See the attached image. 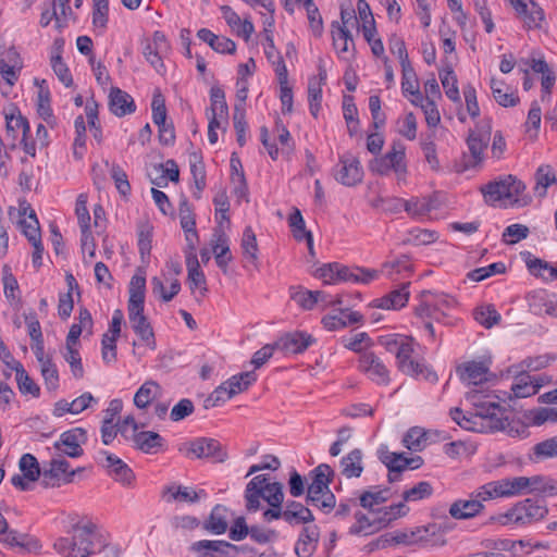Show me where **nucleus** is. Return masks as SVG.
Instances as JSON below:
<instances>
[{
  "instance_id": "nucleus-7",
  "label": "nucleus",
  "mask_w": 557,
  "mask_h": 557,
  "mask_svg": "<svg viewBox=\"0 0 557 557\" xmlns=\"http://www.w3.org/2000/svg\"><path fill=\"white\" fill-rule=\"evenodd\" d=\"M531 478L517 476L488 482L480 487L479 496L485 498L509 497L531 492Z\"/></svg>"
},
{
  "instance_id": "nucleus-24",
  "label": "nucleus",
  "mask_w": 557,
  "mask_h": 557,
  "mask_svg": "<svg viewBox=\"0 0 557 557\" xmlns=\"http://www.w3.org/2000/svg\"><path fill=\"white\" fill-rule=\"evenodd\" d=\"M212 252L218 267L226 273L227 265L232 260L228 246V237L224 232H215L212 238Z\"/></svg>"
},
{
  "instance_id": "nucleus-57",
  "label": "nucleus",
  "mask_w": 557,
  "mask_h": 557,
  "mask_svg": "<svg viewBox=\"0 0 557 557\" xmlns=\"http://www.w3.org/2000/svg\"><path fill=\"white\" fill-rule=\"evenodd\" d=\"M440 77H441L442 85L445 89L446 96L451 101L460 103L461 98H460L459 89L457 86V77L454 74L453 70L449 69V70L445 71V73L441 74Z\"/></svg>"
},
{
  "instance_id": "nucleus-9",
  "label": "nucleus",
  "mask_w": 557,
  "mask_h": 557,
  "mask_svg": "<svg viewBox=\"0 0 557 557\" xmlns=\"http://www.w3.org/2000/svg\"><path fill=\"white\" fill-rule=\"evenodd\" d=\"M492 126L490 121L484 120L476 124L474 129H470L467 137V146L470 152V159L465 168H475L484 159V150L487 148L491 139Z\"/></svg>"
},
{
  "instance_id": "nucleus-22",
  "label": "nucleus",
  "mask_w": 557,
  "mask_h": 557,
  "mask_svg": "<svg viewBox=\"0 0 557 557\" xmlns=\"http://www.w3.org/2000/svg\"><path fill=\"white\" fill-rule=\"evenodd\" d=\"M106 454V467L114 480L124 486H131L135 480L133 470L117 456Z\"/></svg>"
},
{
  "instance_id": "nucleus-29",
  "label": "nucleus",
  "mask_w": 557,
  "mask_h": 557,
  "mask_svg": "<svg viewBox=\"0 0 557 557\" xmlns=\"http://www.w3.org/2000/svg\"><path fill=\"white\" fill-rule=\"evenodd\" d=\"M190 549L193 552L205 550V557L214 555L218 557H226L231 549H237V547L226 541L201 540L193 543Z\"/></svg>"
},
{
  "instance_id": "nucleus-5",
  "label": "nucleus",
  "mask_w": 557,
  "mask_h": 557,
  "mask_svg": "<svg viewBox=\"0 0 557 557\" xmlns=\"http://www.w3.org/2000/svg\"><path fill=\"white\" fill-rule=\"evenodd\" d=\"M405 345L398 351L397 364L398 369L410 376L422 377L430 383L437 381V374L429 368L424 362L414 357L416 343L412 337H405Z\"/></svg>"
},
{
  "instance_id": "nucleus-64",
  "label": "nucleus",
  "mask_w": 557,
  "mask_h": 557,
  "mask_svg": "<svg viewBox=\"0 0 557 557\" xmlns=\"http://www.w3.org/2000/svg\"><path fill=\"white\" fill-rule=\"evenodd\" d=\"M53 548L62 557H79L73 535L71 537H59L53 543Z\"/></svg>"
},
{
  "instance_id": "nucleus-6",
  "label": "nucleus",
  "mask_w": 557,
  "mask_h": 557,
  "mask_svg": "<svg viewBox=\"0 0 557 557\" xmlns=\"http://www.w3.org/2000/svg\"><path fill=\"white\" fill-rule=\"evenodd\" d=\"M178 450L187 458L211 459L214 462H224L227 458L222 445L216 440L208 437L185 442Z\"/></svg>"
},
{
  "instance_id": "nucleus-20",
  "label": "nucleus",
  "mask_w": 557,
  "mask_h": 557,
  "mask_svg": "<svg viewBox=\"0 0 557 557\" xmlns=\"http://www.w3.org/2000/svg\"><path fill=\"white\" fill-rule=\"evenodd\" d=\"M110 111L116 116H124L136 110L134 99L119 87H112L109 94Z\"/></svg>"
},
{
  "instance_id": "nucleus-53",
  "label": "nucleus",
  "mask_w": 557,
  "mask_h": 557,
  "mask_svg": "<svg viewBox=\"0 0 557 557\" xmlns=\"http://www.w3.org/2000/svg\"><path fill=\"white\" fill-rule=\"evenodd\" d=\"M20 470L28 480H38L42 478L37 459L32 454H24L18 462Z\"/></svg>"
},
{
  "instance_id": "nucleus-18",
  "label": "nucleus",
  "mask_w": 557,
  "mask_h": 557,
  "mask_svg": "<svg viewBox=\"0 0 557 557\" xmlns=\"http://www.w3.org/2000/svg\"><path fill=\"white\" fill-rule=\"evenodd\" d=\"M313 342L311 335L304 332L287 333L278 338L274 344L276 349L286 354H300L305 351Z\"/></svg>"
},
{
  "instance_id": "nucleus-42",
  "label": "nucleus",
  "mask_w": 557,
  "mask_h": 557,
  "mask_svg": "<svg viewBox=\"0 0 557 557\" xmlns=\"http://www.w3.org/2000/svg\"><path fill=\"white\" fill-rule=\"evenodd\" d=\"M289 226L293 230L294 237L297 240L306 239L310 252H313V237L311 232L306 231L305 221L301 212L295 208L289 216Z\"/></svg>"
},
{
  "instance_id": "nucleus-8",
  "label": "nucleus",
  "mask_w": 557,
  "mask_h": 557,
  "mask_svg": "<svg viewBox=\"0 0 557 557\" xmlns=\"http://www.w3.org/2000/svg\"><path fill=\"white\" fill-rule=\"evenodd\" d=\"M548 512L544 502L532 500L530 498L518 503L503 517V524H530L542 520Z\"/></svg>"
},
{
  "instance_id": "nucleus-39",
  "label": "nucleus",
  "mask_w": 557,
  "mask_h": 557,
  "mask_svg": "<svg viewBox=\"0 0 557 557\" xmlns=\"http://www.w3.org/2000/svg\"><path fill=\"white\" fill-rule=\"evenodd\" d=\"M256 381L257 375L253 371L233 375L231 379L225 381V384L227 385V398H232L235 395L245 392Z\"/></svg>"
},
{
  "instance_id": "nucleus-2",
  "label": "nucleus",
  "mask_w": 557,
  "mask_h": 557,
  "mask_svg": "<svg viewBox=\"0 0 557 557\" xmlns=\"http://www.w3.org/2000/svg\"><path fill=\"white\" fill-rule=\"evenodd\" d=\"M284 486L280 482H270L267 474L253 476L246 485L244 492L245 508L248 512L263 509L262 500L268 504L262 512L265 522H270L269 513L277 510L284 504Z\"/></svg>"
},
{
  "instance_id": "nucleus-40",
  "label": "nucleus",
  "mask_w": 557,
  "mask_h": 557,
  "mask_svg": "<svg viewBox=\"0 0 557 557\" xmlns=\"http://www.w3.org/2000/svg\"><path fill=\"white\" fill-rule=\"evenodd\" d=\"M319 292H312L305 289L301 286L289 287V297L300 308L305 310H311L319 302Z\"/></svg>"
},
{
  "instance_id": "nucleus-27",
  "label": "nucleus",
  "mask_w": 557,
  "mask_h": 557,
  "mask_svg": "<svg viewBox=\"0 0 557 557\" xmlns=\"http://www.w3.org/2000/svg\"><path fill=\"white\" fill-rule=\"evenodd\" d=\"M341 315H325L322 319L323 326L329 331H335L346 327L349 324L360 323L363 320L361 313L341 309Z\"/></svg>"
},
{
  "instance_id": "nucleus-25",
  "label": "nucleus",
  "mask_w": 557,
  "mask_h": 557,
  "mask_svg": "<svg viewBox=\"0 0 557 557\" xmlns=\"http://www.w3.org/2000/svg\"><path fill=\"white\" fill-rule=\"evenodd\" d=\"M86 205L87 195L79 194L76 199L75 213L82 230V250L86 249L89 239L92 240V234L89 226L90 215Z\"/></svg>"
},
{
  "instance_id": "nucleus-1",
  "label": "nucleus",
  "mask_w": 557,
  "mask_h": 557,
  "mask_svg": "<svg viewBox=\"0 0 557 557\" xmlns=\"http://www.w3.org/2000/svg\"><path fill=\"white\" fill-rule=\"evenodd\" d=\"M470 398L472 412L463 413L459 408L450 410L451 419L462 429L481 433L503 431L512 437L527 432L524 424L509 420V410L498 404L497 396L473 393Z\"/></svg>"
},
{
  "instance_id": "nucleus-55",
  "label": "nucleus",
  "mask_w": 557,
  "mask_h": 557,
  "mask_svg": "<svg viewBox=\"0 0 557 557\" xmlns=\"http://www.w3.org/2000/svg\"><path fill=\"white\" fill-rule=\"evenodd\" d=\"M407 511L408 508L403 502L388 507L377 508L383 528L387 527L392 521L404 517Z\"/></svg>"
},
{
  "instance_id": "nucleus-38",
  "label": "nucleus",
  "mask_w": 557,
  "mask_h": 557,
  "mask_svg": "<svg viewBox=\"0 0 557 557\" xmlns=\"http://www.w3.org/2000/svg\"><path fill=\"white\" fill-rule=\"evenodd\" d=\"M420 546H443L445 544V540L443 539V534L445 533V529L442 524L437 523H429L426 525L420 527Z\"/></svg>"
},
{
  "instance_id": "nucleus-45",
  "label": "nucleus",
  "mask_w": 557,
  "mask_h": 557,
  "mask_svg": "<svg viewBox=\"0 0 557 557\" xmlns=\"http://www.w3.org/2000/svg\"><path fill=\"white\" fill-rule=\"evenodd\" d=\"M535 191L539 197L543 198L546 196L547 187L555 184L557 178L550 165H541L535 173Z\"/></svg>"
},
{
  "instance_id": "nucleus-61",
  "label": "nucleus",
  "mask_w": 557,
  "mask_h": 557,
  "mask_svg": "<svg viewBox=\"0 0 557 557\" xmlns=\"http://www.w3.org/2000/svg\"><path fill=\"white\" fill-rule=\"evenodd\" d=\"M248 535L258 544H268L277 539V532L275 530L259 524L251 525Z\"/></svg>"
},
{
  "instance_id": "nucleus-21",
  "label": "nucleus",
  "mask_w": 557,
  "mask_h": 557,
  "mask_svg": "<svg viewBox=\"0 0 557 557\" xmlns=\"http://www.w3.org/2000/svg\"><path fill=\"white\" fill-rule=\"evenodd\" d=\"M320 539V531L317 525H306L302 528L295 546V553L298 557H311L314 553Z\"/></svg>"
},
{
  "instance_id": "nucleus-3",
  "label": "nucleus",
  "mask_w": 557,
  "mask_h": 557,
  "mask_svg": "<svg viewBox=\"0 0 557 557\" xmlns=\"http://www.w3.org/2000/svg\"><path fill=\"white\" fill-rule=\"evenodd\" d=\"M146 278L134 275L129 282L128 320L133 331L151 349L157 347L154 333L148 318L144 314Z\"/></svg>"
},
{
  "instance_id": "nucleus-50",
  "label": "nucleus",
  "mask_w": 557,
  "mask_h": 557,
  "mask_svg": "<svg viewBox=\"0 0 557 557\" xmlns=\"http://www.w3.org/2000/svg\"><path fill=\"white\" fill-rule=\"evenodd\" d=\"M35 84L38 86V113L45 120H48L52 115V111L50 108V92L45 79L39 81L35 79Z\"/></svg>"
},
{
  "instance_id": "nucleus-56",
  "label": "nucleus",
  "mask_w": 557,
  "mask_h": 557,
  "mask_svg": "<svg viewBox=\"0 0 557 557\" xmlns=\"http://www.w3.org/2000/svg\"><path fill=\"white\" fill-rule=\"evenodd\" d=\"M308 98H309L310 112L314 117H317L318 112L321 107V99H322V85H321V82L317 81V77H312L309 81Z\"/></svg>"
},
{
  "instance_id": "nucleus-49",
  "label": "nucleus",
  "mask_w": 557,
  "mask_h": 557,
  "mask_svg": "<svg viewBox=\"0 0 557 557\" xmlns=\"http://www.w3.org/2000/svg\"><path fill=\"white\" fill-rule=\"evenodd\" d=\"M474 319L478 323L486 329H491L498 324L500 321V314L496 311L494 306L487 305L475 309Z\"/></svg>"
},
{
  "instance_id": "nucleus-35",
  "label": "nucleus",
  "mask_w": 557,
  "mask_h": 557,
  "mask_svg": "<svg viewBox=\"0 0 557 557\" xmlns=\"http://www.w3.org/2000/svg\"><path fill=\"white\" fill-rule=\"evenodd\" d=\"M362 451L359 448L352 449L341 460L342 474L347 479L359 478L363 471Z\"/></svg>"
},
{
  "instance_id": "nucleus-14",
  "label": "nucleus",
  "mask_w": 557,
  "mask_h": 557,
  "mask_svg": "<svg viewBox=\"0 0 557 557\" xmlns=\"http://www.w3.org/2000/svg\"><path fill=\"white\" fill-rule=\"evenodd\" d=\"M334 475L333 469L325 463L319 465L312 471V481L307 490V502L312 505H318L319 498L324 491H330V484Z\"/></svg>"
},
{
  "instance_id": "nucleus-26",
  "label": "nucleus",
  "mask_w": 557,
  "mask_h": 557,
  "mask_svg": "<svg viewBox=\"0 0 557 557\" xmlns=\"http://www.w3.org/2000/svg\"><path fill=\"white\" fill-rule=\"evenodd\" d=\"M458 371L462 381L478 385L487 380L488 367L482 361H470L459 367Z\"/></svg>"
},
{
  "instance_id": "nucleus-13",
  "label": "nucleus",
  "mask_w": 557,
  "mask_h": 557,
  "mask_svg": "<svg viewBox=\"0 0 557 557\" xmlns=\"http://www.w3.org/2000/svg\"><path fill=\"white\" fill-rule=\"evenodd\" d=\"M334 176L338 183L348 187L361 183L363 171L358 158L350 153L342 156Z\"/></svg>"
},
{
  "instance_id": "nucleus-33",
  "label": "nucleus",
  "mask_w": 557,
  "mask_h": 557,
  "mask_svg": "<svg viewBox=\"0 0 557 557\" xmlns=\"http://www.w3.org/2000/svg\"><path fill=\"white\" fill-rule=\"evenodd\" d=\"M401 89L404 94H410L414 96V99L411 102L418 106V101L422 102L423 97L419 89L418 77L410 62L401 65Z\"/></svg>"
},
{
  "instance_id": "nucleus-41",
  "label": "nucleus",
  "mask_w": 557,
  "mask_h": 557,
  "mask_svg": "<svg viewBox=\"0 0 557 557\" xmlns=\"http://www.w3.org/2000/svg\"><path fill=\"white\" fill-rule=\"evenodd\" d=\"M389 499V488L364 491L359 496V504L368 511H377L379 506Z\"/></svg>"
},
{
  "instance_id": "nucleus-44",
  "label": "nucleus",
  "mask_w": 557,
  "mask_h": 557,
  "mask_svg": "<svg viewBox=\"0 0 557 557\" xmlns=\"http://www.w3.org/2000/svg\"><path fill=\"white\" fill-rule=\"evenodd\" d=\"M189 164L195 186L197 188V193H195V196L199 198L200 193L206 187V171L203 162L201 160V156L198 154L197 152H191L189 154Z\"/></svg>"
},
{
  "instance_id": "nucleus-59",
  "label": "nucleus",
  "mask_w": 557,
  "mask_h": 557,
  "mask_svg": "<svg viewBox=\"0 0 557 557\" xmlns=\"http://www.w3.org/2000/svg\"><path fill=\"white\" fill-rule=\"evenodd\" d=\"M530 230L523 224H511L503 233V242L508 245H515L528 237Z\"/></svg>"
},
{
  "instance_id": "nucleus-37",
  "label": "nucleus",
  "mask_w": 557,
  "mask_h": 557,
  "mask_svg": "<svg viewBox=\"0 0 557 557\" xmlns=\"http://www.w3.org/2000/svg\"><path fill=\"white\" fill-rule=\"evenodd\" d=\"M542 385L539 376L522 374L517 377V383L512 385L511 389L516 397L524 398L536 394Z\"/></svg>"
},
{
  "instance_id": "nucleus-32",
  "label": "nucleus",
  "mask_w": 557,
  "mask_h": 557,
  "mask_svg": "<svg viewBox=\"0 0 557 557\" xmlns=\"http://www.w3.org/2000/svg\"><path fill=\"white\" fill-rule=\"evenodd\" d=\"M197 36L202 41L207 42L214 51L219 53H234L236 45L233 40L226 37H220L214 35L207 28L198 30Z\"/></svg>"
},
{
  "instance_id": "nucleus-36",
  "label": "nucleus",
  "mask_w": 557,
  "mask_h": 557,
  "mask_svg": "<svg viewBox=\"0 0 557 557\" xmlns=\"http://www.w3.org/2000/svg\"><path fill=\"white\" fill-rule=\"evenodd\" d=\"M132 438L136 447L146 454L156 453L154 449L163 444L161 435L152 431L137 432L132 434Z\"/></svg>"
},
{
  "instance_id": "nucleus-34",
  "label": "nucleus",
  "mask_w": 557,
  "mask_h": 557,
  "mask_svg": "<svg viewBox=\"0 0 557 557\" xmlns=\"http://www.w3.org/2000/svg\"><path fill=\"white\" fill-rule=\"evenodd\" d=\"M186 265L188 270L190 289L195 290L196 288H200L201 294L205 295L208 290L206 286V276L200 269L196 253H187Z\"/></svg>"
},
{
  "instance_id": "nucleus-60",
  "label": "nucleus",
  "mask_w": 557,
  "mask_h": 557,
  "mask_svg": "<svg viewBox=\"0 0 557 557\" xmlns=\"http://www.w3.org/2000/svg\"><path fill=\"white\" fill-rule=\"evenodd\" d=\"M16 381L22 394H30L35 397L39 395V386L30 379L23 367H18L17 369Z\"/></svg>"
},
{
  "instance_id": "nucleus-46",
  "label": "nucleus",
  "mask_w": 557,
  "mask_h": 557,
  "mask_svg": "<svg viewBox=\"0 0 557 557\" xmlns=\"http://www.w3.org/2000/svg\"><path fill=\"white\" fill-rule=\"evenodd\" d=\"M433 209H435L434 200L429 197L411 198L404 202V210L412 216L424 215Z\"/></svg>"
},
{
  "instance_id": "nucleus-17",
  "label": "nucleus",
  "mask_w": 557,
  "mask_h": 557,
  "mask_svg": "<svg viewBox=\"0 0 557 557\" xmlns=\"http://www.w3.org/2000/svg\"><path fill=\"white\" fill-rule=\"evenodd\" d=\"M96 525L92 523L72 525V535L76 543L79 557H88L95 553L94 540L96 537Z\"/></svg>"
},
{
  "instance_id": "nucleus-11",
  "label": "nucleus",
  "mask_w": 557,
  "mask_h": 557,
  "mask_svg": "<svg viewBox=\"0 0 557 557\" xmlns=\"http://www.w3.org/2000/svg\"><path fill=\"white\" fill-rule=\"evenodd\" d=\"M4 119H5V128L8 134L12 136L14 139L16 136V131L22 129V144L24 147V151L29 154L30 157L36 156V146L34 141H28L27 136L29 133V123L26 117H24L20 110L14 107L10 106L8 109L4 110Z\"/></svg>"
},
{
  "instance_id": "nucleus-63",
  "label": "nucleus",
  "mask_w": 557,
  "mask_h": 557,
  "mask_svg": "<svg viewBox=\"0 0 557 557\" xmlns=\"http://www.w3.org/2000/svg\"><path fill=\"white\" fill-rule=\"evenodd\" d=\"M210 98L211 112L218 113L221 119H226L228 110L225 102L224 91L220 87H212L210 90Z\"/></svg>"
},
{
  "instance_id": "nucleus-28",
  "label": "nucleus",
  "mask_w": 557,
  "mask_h": 557,
  "mask_svg": "<svg viewBox=\"0 0 557 557\" xmlns=\"http://www.w3.org/2000/svg\"><path fill=\"white\" fill-rule=\"evenodd\" d=\"M227 508L223 505H215L208 519L203 522L202 528L215 535H221L226 532L228 528L227 522Z\"/></svg>"
},
{
  "instance_id": "nucleus-19",
  "label": "nucleus",
  "mask_w": 557,
  "mask_h": 557,
  "mask_svg": "<svg viewBox=\"0 0 557 557\" xmlns=\"http://www.w3.org/2000/svg\"><path fill=\"white\" fill-rule=\"evenodd\" d=\"M355 519L356 522L349 529L351 534L370 535L383 529L377 511H368V513L357 511Z\"/></svg>"
},
{
  "instance_id": "nucleus-15",
  "label": "nucleus",
  "mask_w": 557,
  "mask_h": 557,
  "mask_svg": "<svg viewBox=\"0 0 557 557\" xmlns=\"http://www.w3.org/2000/svg\"><path fill=\"white\" fill-rule=\"evenodd\" d=\"M479 493L480 487L473 492L472 498L454 502L449 507L450 517L457 520H466L480 515L484 509L483 502L490 498H483L479 496Z\"/></svg>"
},
{
  "instance_id": "nucleus-4",
  "label": "nucleus",
  "mask_w": 557,
  "mask_h": 557,
  "mask_svg": "<svg viewBox=\"0 0 557 557\" xmlns=\"http://www.w3.org/2000/svg\"><path fill=\"white\" fill-rule=\"evenodd\" d=\"M525 189V185L512 175L499 181L491 182L481 187L484 199L490 205L502 202L504 206L518 202V196Z\"/></svg>"
},
{
  "instance_id": "nucleus-16",
  "label": "nucleus",
  "mask_w": 557,
  "mask_h": 557,
  "mask_svg": "<svg viewBox=\"0 0 557 557\" xmlns=\"http://www.w3.org/2000/svg\"><path fill=\"white\" fill-rule=\"evenodd\" d=\"M86 431L76 428L62 433L54 447L60 453V456L66 455L76 458L83 455L82 444L86 442Z\"/></svg>"
},
{
  "instance_id": "nucleus-47",
  "label": "nucleus",
  "mask_w": 557,
  "mask_h": 557,
  "mask_svg": "<svg viewBox=\"0 0 557 557\" xmlns=\"http://www.w3.org/2000/svg\"><path fill=\"white\" fill-rule=\"evenodd\" d=\"M240 246L244 256L256 265L258 262L259 248L255 232L252 231L251 226H247L244 230Z\"/></svg>"
},
{
  "instance_id": "nucleus-52",
  "label": "nucleus",
  "mask_w": 557,
  "mask_h": 557,
  "mask_svg": "<svg viewBox=\"0 0 557 557\" xmlns=\"http://www.w3.org/2000/svg\"><path fill=\"white\" fill-rule=\"evenodd\" d=\"M531 492H537L544 496L557 495V480L541 475L531 476Z\"/></svg>"
},
{
  "instance_id": "nucleus-31",
  "label": "nucleus",
  "mask_w": 557,
  "mask_h": 557,
  "mask_svg": "<svg viewBox=\"0 0 557 557\" xmlns=\"http://www.w3.org/2000/svg\"><path fill=\"white\" fill-rule=\"evenodd\" d=\"M5 536L1 540V542L10 547H21L26 549L27 552L39 553L41 549V544L38 540L30 539L27 534H21L15 530H7L3 533Z\"/></svg>"
},
{
  "instance_id": "nucleus-23",
  "label": "nucleus",
  "mask_w": 557,
  "mask_h": 557,
  "mask_svg": "<svg viewBox=\"0 0 557 557\" xmlns=\"http://www.w3.org/2000/svg\"><path fill=\"white\" fill-rule=\"evenodd\" d=\"M205 495L206 493L203 490L197 492L193 487L175 484L166 486L163 491V498L165 499L166 503L177 502L194 504L197 503L200 499V497Z\"/></svg>"
},
{
  "instance_id": "nucleus-54",
  "label": "nucleus",
  "mask_w": 557,
  "mask_h": 557,
  "mask_svg": "<svg viewBox=\"0 0 557 557\" xmlns=\"http://www.w3.org/2000/svg\"><path fill=\"white\" fill-rule=\"evenodd\" d=\"M426 440V434L422 429L412 428L405 434L403 443L409 450L420 451L425 446Z\"/></svg>"
},
{
  "instance_id": "nucleus-12",
  "label": "nucleus",
  "mask_w": 557,
  "mask_h": 557,
  "mask_svg": "<svg viewBox=\"0 0 557 557\" xmlns=\"http://www.w3.org/2000/svg\"><path fill=\"white\" fill-rule=\"evenodd\" d=\"M77 471H81V469L70 470V463L62 456H59L50 461L48 469H44L41 485L48 488L59 486L60 481L71 483Z\"/></svg>"
},
{
  "instance_id": "nucleus-62",
  "label": "nucleus",
  "mask_w": 557,
  "mask_h": 557,
  "mask_svg": "<svg viewBox=\"0 0 557 557\" xmlns=\"http://www.w3.org/2000/svg\"><path fill=\"white\" fill-rule=\"evenodd\" d=\"M63 358L70 364L73 375L77 379L83 377L84 368L78 350L73 346H66L65 352H63Z\"/></svg>"
},
{
  "instance_id": "nucleus-30",
  "label": "nucleus",
  "mask_w": 557,
  "mask_h": 557,
  "mask_svg": "<svg viewBox=\"0 0 557 557\" xmlns=\"http://www.w3.org/2000/svg\"><path fill=\"white\" fill-rule=\"evenodd\" d=\"M408 285L409 283L403 284L400 288L394 289L388 295L374 300L372 306L387 310L403 308L409 298V292L407 290Z\"/></svg>"
},
{
  "instance_id": "nucleus-58",
  "label": "nucleus",
  "mask_w": 557,
  "mask_h": 557,
  "mask_svg": "<svg viewBox=\"0 0 557 557\" xmlns=\"http://www.w3.org/2000/svg\"><path fill=\"white\" fill-rule=\"evenodd\" d=\"M384 157L396 173L405 172V147L400 143H394L392 150L388 151Z\"/></svg>"
},
{
  "instance_id": "nucleus-10",
  "label": "nucleus",
  "mask_w": 557,
  "mask_h": 557,
  "mask_svg": "<svg viewBox=\"0 0 557 557\" xmlns=\"http://www.w3.org/2000/svg\"><path fill=\"white\" fill-rule=\"evenodd\" d=\"M270 522L283 519L287 524L295 527L299 524H308L314 521L312 511L296 500H288L283 504L277 510L269 513Z\"/></svg>"
},
{
  "instance_id": "nucleus-48",
  "label": "nucleus",
  "mask_w": 557,
  "mask_h": 557,
  "mask_svg": "<svg viewBox=\"0 0 557 557\" xmlns=\"http://www.w3.org/2000/svg\"><path fill=\"white\" fill-rule=\"evenodd\" d=\"M379 458L392 473H400L406 469V467L401 466L406 461L404 454L391 453L386 447H381L379 449Z\"/></svg>"
},
{
  "instance_id": "nucleus-43",
  "label": "nucleus",
  "mask_w": 557,
  "mask_h": 557,
  "mask_svg": "<svg viewBox=\"0 0 557 557\" xmlns=\"http://www.w3.org/2000/svg\"><path fill=\"white\" fill-rule=\"evenodd\" d=\"M160 393V386L154 381L145 382L134 396V404L137 408H146Z\"/></svg>"
},
{
  "instance_id": "nucleus-51",
  "label": "nucleus",
  "mask_w": 557,
  "mask_h": 557,
  "mask_svg": "<svg viewBox=\"0 0 557 557\" xmlns=\"http://www.w3.org/2000/svg\"><path fill=\"white\" fill-rule=\"evenodd\" d=\"M503 86H505L504 82H498L495 78L491 79V88L493 91L494 99L497 101L498 104L503 107L516 106L519 101V98L516 97L513 92L504 91Z\"/></svg>"
}]
</instances>
